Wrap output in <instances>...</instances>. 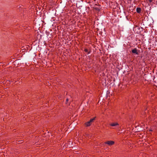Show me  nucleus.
I'll return each instance as SVG.
<instances>
[{
	"label": "nucleus",
	"instance_id": "obj_1",
	"mask_svg": "<svg viewBox=\"0 0 157 157\" xmlns=\"http://www.w3.org/2000/svg\"><path fill=\"white\" fill-rule=\"evenodd\" d=\"M95 117H94L93 118L91 119L90 121L87 122L86 123V125L87 126H89L90 125L92 124V123L95 120Z\"/></svg>",
	"mask_w": 157,
	"mask_h": 157
},
{
	"label": "nucleus",
	"instance_id": "obj_2",
	"mask_svg": "<svg viewBox=\"0 0 157 157\" xmlns=\"http://www.w3.org/2000/svg\"><path fill=\"white\" fill-rule=\"evenodd\" d=\"M105 143L109 145H112L114 144V142L113 141H109L105 142Z\"/></svg>",
	"mask_w": 157,
	"mask_h": 157
},
{
	"label": "nucleus",
	"instance_id": "obj_3",
	"mask_svg": "<svg viewBox=\"0 0 157 157\" xmlns=\"http://www.w3.org/2000/svg\"><path fill=\"white\" fill-rule=\"evenodd\" d=\"M110 125L111 126H115L119 125V124L117 122H113L110 124Z\"/></svg>",
	"mask_w": 157,
	"mask_h": 157
},
{
	"label": "nucleus",
	"instance_id": "obj_4",
	"mask_svg": "<svg viewBox=\"0 0 157 157\" xmlns=\"http://www.w3.org/2000/svg\"><path fill=\"white\" fill-rule=\"evenodd\" d=\"M132 52L133 53H135L136 54H138V53H137V50H136V49H133L132 50Z\"/></svg>",
	"mask_w": 157,
	"mask_h": 157
},
{
	"label": "nucleus",
	"instance_id": "obj_5",
	"mask_svg": "<svg viewBox=\"0 0 157 157\" xmlns=\"http://www.w3.org/2000/svg\"><path fill=\"white\" fill-rule=\"evenodd\" d=\"M141 11V9L140 8H137L136 11L138 13H140Z\"/></svg>",
	"mask_w": 157,
	"mask_h": 157
},
{
	"label": "nucleus",
	"instance_id": "obj_6",
	"mask_svg": "<svg viewBox=\"0 0 157 157\" xmlns=\"http://www.w3.org/2000/svg\"><path fill=\"white\" fill-rule=\"evenodd\" d=\"M84 51H85V52H87V54H89V53H90V52H89L88 50L86 49H85L84 50Z\"/></svg>",
	"mask_w": 157,
	"mask_h": 157
},
{
	"label": "nucleus",
	"instance_id": "obj_7",
	"mask_svg": "<svg viewBox=\"0 0 157 157\" xmlns=\"http://www.w3.org/2000/svg\"><path fill=\"white\" fill-rule=\"evenodd\" d=\"M148 1L150 2H151V0H148Z\"/></svg>",
	"mask_w": 157,
	"mask_h": 157
},
{
	"label": "nucleus",
	"instance_id": "obj_8",
	"mask_svg": "<svg viewBox=\"0 0 157 157\" xmlns=\"http://www.w3.org/2000/svg\"><path fill=\"white\" fill-rule=\"evenodd\" d=\"M68 101V99H66V101Z\"/></svg>",
	"mask_w": 157,
	"mask_h": 157
}]
</instances>
